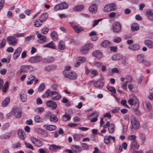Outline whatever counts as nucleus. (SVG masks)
Returning <instances> with one entry per match:
<instances>
[{"instance_id": "obj_61", "label": "nucleus", "mask_w": 153, "mask_h": 153, "mask_svg": "<svg viewBox=\"0 0 153 153\" xmlns=\"http://www.w3.org/2000/svg\"><path fill=\"white\" fill-rule=\"evenodd\" d=\"M20 98L22 102H25L27 100V96L25 94H22L20 95Z\"/></svg>"}, {"instance_id": "obj_44", "label": "nucleus", "mask_w": 153, "mask_h": 153, "mask_svg": "<svg viewBox=\"0 0 153 153\" xmlns=\"http://www.w3.org/2000/svg\"><path fill=\"white\" fill-rule=\"evenodd\" d=\"M115 125L113 124H111L108 127L109 132L110 133H113L114 131Z\"/></svg>"}, {"instance_id": "obj_62", "label": "nucleus", "mask_w": 153, "mask_h": 153, "mask_svg": "<svg viewBox=\"0 0 153 153\" xmlns=\"http://www.w3.org/2000/svg\"><path fill=\"white\" fill-rule=\"evenodd\" d=\"M25 144L27 148L32 150L34 149L33 146L30 143L27 142H25Z\"/></svg>"}, {"instance_id": "obj_43", "label": "nucleus", "mask_w": 153, "mask_h": 153, "mask_svg": "<svg viewBox=\"0 0 153 153\" xmlns=\"http://www.w3.org/2000/svg\"><path fill=\"white\" fill-rule=\"evenodd\" d=\"M48 16V14L47 13H43L41 15L39 19L43 22L47 19Z\"/></svg>"}, {"instance_id": "obj_16", "label": "nucleus", "mask_w": 153, "mask_h": 153, "mask_svg": "<svg viewBox=\"0 0 153 153\" xmlns=\"http://www.w3.org/2000/svg\"><path fill=\"white\" fill-rule=\"evenodd\" d=\"M134 106V107L133 108V109L134 111L135 114L137 115H140V113L138 110L139 107V103L138 100H136V102H135V104Z\"/></svg>"}, {"instance_id": "obj_28", "label": "nucleus", "mask_w": 153, "mask_h": 153, "mask_svg": "<svg viewBox=\"0 0 153 153\" xmlns=\"http://www.w3.org/2000/svg\"><path fill=\"white\" fill-rule=\"evenodd\" d=\"M43 47L44 48H48L53 49H55L56 48L55 45L52 42L44 45Z\"/></svg>"}, {"instance_id": "obj_47", "label": "nucleus", "mask_w": 153, "mask_h": 153, "mask_svg": "<svg viewBox=\"0 0 153 153\" xmlns=\"http://www.w3.org/2000/svg\"><path fill=\"white\" fill-rule=\"evenodd\" d=\"M50 149L52 150L56 151L58 149H60L61 147L59 146L52 144L50 145Z\"/></svg>"}, {"instance_id": "obj_38", "label": "nucleus", "mask_w": 153, "mask_h": 153, "mask_svg": "<svg viewBox=\"0 0 153 153\" xmlns=\"http://www.w3.org/2000/svg\"><path fill=\"white\" fill-rule=\"evenodd\" d=\"M58 47L59 49L63 50L65 48V45L64 42L61 41L59 42Z\"/></svg>"}, {"instance_id": "obj_6", "label": "nucleus", "mask_w": 153, "mask_h": 153, "mask_svg": "<svg viewBox=\"0 0 153 153\" xmlns=\"http://www.w3.org/2000/svg\"><path fill=\"white\" fill-rule=\"evenodd\" d=\"M42 60V58L39 56H36L30 57L28 59L29 62L31 63H34L39 62Z\"/></svg>"}, {"instance_id": "obj_46", "label": "nucleus", "mask_w": 153, "mask_h": 153, "mask_svg": "<svg viewBox=\"0 0 153 153\" xmlns=\"http://www.w3.org/2000/svg\"><path fill=\"white\" fill-rule=\"evenodd\" d=\"M71 118V117L70 115L65 114L62 117V120L63 121L65 122L67 120H69Z\"/></svg>"}, {"instance_id": "obj_2", "label": "nucleus", "mask_w": 153, "mask_h": 153, "mask_svg": "<svg viewBox=\"0 0 153 153\" xmlns=\"http://www.w3.org/2000/svg\"><path fill=\"white\" fill-rule=\"evenodd\" d=\"M117 9V5L114 2L106 4L104 8V10L106 12L114 11Z\"/></svg>"}, {"instance_id": "obj_58", "label": "nucleus", "mask_w": 153, "mask_h": 153, "mask_svg": "<svg viewBox=\"0 0 153 153\" xmlns=\"http://www.w3.org/2000/svg\"><path fill=\"white\" fill-rule=\"evenodd\" d=\"M44 108L43 107H39L36 108L35 110V112L37 113H41L44 111Z\"/></svg>"}, {"instance_id": "obj_56", "label": "nucleus", "mask_w": 153, "mask_h": 153, "mask_svg": "<svg viewBox=\"0 0 153 153\" xmlns=\"http://www.w3.org/2000/svg\"><path fill=\"white\" fill-rule=\"evenodd\" d=\"M107 88L108 90L114 94H115L116 93V90L114 87L112 86H108Z\"/></svg>"}, {"instance_id": "obj_17", "label": "nucleus", "mask_w": 153, "mask_h": 153, "mask_svg": "<svg viewBox=\"0 0 153 153\" xmlns=\"http://www.w3.org/2000/svg\"><path fill=\"white\" fill-rule=\"evenodd\" d=\"M92 55L99 59H102L103 57L102 53L99 50H96L94 51L92 53Z\"/></svg>"}, {"instance_id": "obj_55", "label": "nucleus", "mask_w": 153, "mask_h": 153, "mask_svg": "<svg viewBox=\"0 0 153 153\" xmlns=\"http://www.w3.org/2000/svg\"><path fill=\"white\" fill-rule=\"evenodd\" d=\"M62 102L63 103H66V105L67 106H69L71 105L70 102H68V100L65 98H63L62 100Z\"/></svg>"}, {"instance_id": "obj_53", "label": "nucleus", "mask_w": 153, "mask_h": 153, "mask_svg": "<svg viewBox=\"0 0 153 153\" xmlns=\"http://www.w3.org/2000/svg\"><path fill=\"white\" fill-rule=\"evenodd\" d=\"M140 137L142 144H143L146 140V137L145 135L142 133L140 134Z\"/></svg>"}, {"instance_id": "obj_15", "label": "nucleus", "mask_w": 153, "mask_h": 153, "mask_svg": "<svg viewBox=\"0 0 153 153\" xmlns=\"http://www.w3.org/2000/svg\"><path fill=\"white\" fill-rule=\"evenodd\" d=\"M37 37L39 39L37 41L40 43H42L44 42H47V38L46 36L42 35L41 33H38L37 36Z\"/></svg>"}, {"instance_id": "obj_45", "label": "nucleus", "mask_w": 153, "mask_h": 153, "mask_svg": "<svg viewBox=\"0 0 153 153\" xmlns=\"http://www.w3.org/2000/svg\"><path fill=\"white\" fill-rule=\"evenodd\" d=\"M98 75V72L97 71L93 70H90V77L92 78Z\"/></svg>"}, {"instance_id": "obj_5", "label": "nucleus", "mask_w": 153, "mask_h": 153, "mask_svg": "<svg viewBox=\"0 0 153 153\" xmlns=\"http://www.w3.org/2000/svg\"><path fill=\"white\" fill-rule=\"evenodd\" d=\"M93 47V45L91 43H89L85 45L82 47L80 51L81 53L82 54L87 53L89 50Z\"/></svg>"}, {"instance_id": "obj_14", "label": "nucleus", "mask_w": 153, "mask_h": 153, "mask_svg": "<svg viewBox=\"0 0 153 153\" xmlns=\"http://www.w3.org/2000/svg\"><path fill=\"white\" fill-rule=\"evenodd\" d=\"M22 50L21 47H19L16 49L13 55V59H16L20 55Z\"/></svg>"}, {"instance_id": "obj_25", "label": "nucleus", "mask_w": 153, "mask_h": 153, "mask_svg": "<svg viewBox=\"0 0 153 153\" xmlns=\"http://www.w3.org/2000/svg\"><path fill=\"white\" fill-rule=\"evenodd\" d=\"M56 66L55 65H49L45 67V70L47 71H53L56 69Z\"/></svg>"}, {"instance_id": "obj_60", "label": "nucleus", "mask_w": 153, "mask_h": 153, "mask_svg": "<svg viewBox=\"0 0 153 153\" xmlns=\"http://www.w3.org/2000/svg\"><path fill=\"white\" fill-rule=\"evenodd\" d=\"M39 153H48V150L46 149L40 148L39 149Z\"/></svg>"}, {"instance_id": "obj_37", "label": "nucleus", "mask_w": 153, "mask_h": 153, "mask_svg": "<svg viewBox=\"0 0 153 153\" xmlns=\"http://www.w3.org/2000/svg\"><path fill=\"white\" fill-rule=\"evenodd\" d=\"M35 76L33 75H31L30 77L28 79L27 83L28 85H31L33 83V81H34L35 78Z\"/></svg>"}, {"instance_id": "obj_39", "label": "nucleus", "mask_w": 153, "mask_h": 153, "mask_svg": "<svg viewBox=\"0 0 153 153\" xmlns=\"http://www.w3.org/2000/svg\"><path fill=\"white\" fill-rule=\"evenodd\" d=\"M10 101V98L7 97L4 99L2 102V106L3 107L7 106Z\"/></svg>"}, {"instance_id": "obj_49", "label": "nucleus", "mask_w": 153, "mask_h": 153, "mask_svg": "<svg viewBox=\"0 0 153 153\" xmlns=\"http://www.w3.org/2000/svg\"><path fill=\"white\" fill-rule=\"evenodd\" d=\"M45 61L47 62L50 63L53 62L54 60V59L52 56H49L45 59Z\"/></svg>"}, {"instance_id": "obj_34", "label": "nucleus", "mask_w": 153, "mask_h": 153, "mask_svg": "<svg viewBox=\"0 0 153 153\" xmlns=\"http://www.w3.org/2000/svg\"><path fill=\"white\" fill-rule=\"evenodd\" d=\"M146 45L150 48H153V42L150 40H147L144 41Z\"/></svg>"}, {"instance_id": "obj_33", "label": "nucleus", "mask_w": 153, "mask_h": 153, "mask_svg": "<svg viewBox=\"0 0 153 153\" xmlns=\"http://www.w3.org/2000/svg\"><path fill=\"white\" fill-rule=\"evenodd\" d=\"M50 113L51 116L50 117V119L51 122L53 123L56 122L58 120V118L54 114L51 115V114L50 112Z\"/></svg>"}, {"instance_id": "obj_23", "label": "nucleus", "mask_w": 153, "mask_h": 153, "mask_svg": "<svg viewBox=\"0 0 153 153\" xmlns=\"http://www.w3.org/2000/svg\"><path fill=\"white\" fill-rule=\"evenodd\" d=\"M18 135L19 137L22 140H24L26 137L24 131L21 129H19L18 130Z\"/></svg>"}, {"instance_id": "obj_7", "label": "nucleus", "mask_w": 153, "mask_h": 153, "mask_svg": "<svg viewBox=\"0 0 153 153\" xmlns=\"http://www.w3.org/2000/svg\"><path fill=\"white\" fill-rule=\"evenodd\" d=\"M99 115V113L96 112L94 113H92L88 116L87 118L88 119H91V122H94L97 120V117Z\"/></svg>"}, {"instance_id": "obj_10", "label": "nucleus", "mask_w": 153, "mask_h": 153, "mask_svg": "<svg viewBox=\"0 0 153 153\" xmlns=\"http://www.w3.org/2000/svg\"><path fill=\"white\" fill-rule=\"evenodd\" d=\"M46 104L47 107L53 110L55 109L57 106V104L56 102L51 100L47 101L46 102Z\"/></svg>"}, {"instance_id": "obj_48", "label": "nucleus", "mask_w": 153, "mask_h": 153, "mask_svg": "<svg viewBox=\"0 0 153 153\" xmlns=\"http://www.w3.org/2000/svg\"><path fill=\"white\" fill-rule=\"evenodd\" d=\"M46 128L47 130L49 131H53L56 129V127L54 125H49L46 126Z\"/></svg>"}, {"instance_id": "obj_32", "label": "nucleus", "mask_w": 153, "mask_h": 153, "mask_svg": "<svg viewBox=\"0 0 153 153\" xmlns=\"http://www.w3.org/2000/svg\"><path fill=\"white\" fill-rule=\"evenodd\" d=\"M43 22L39 19H37L34 21V25L35 27H39L41 26Z\"/></svg>"}, {"instance_id": "obj_4", "label": "nucleus", "mask_w": 153, "mask_h": 153, "mask_svg": "<svg viewBox=\"0 0 153 153\" xmlns=\"http://www.w3.org/2000/svg\"><path fill=\"white\" fill-rule=\"evenodd\" d=\"M63 74L65 77L70 79H75L77 76L76 73L73 72L69 73L68 71H63Z\"/></svg>"}, {"instance_id": "obj_36", "label": "nucleus", "mask_w": 153, "mask_h": 153, "mask_svg": "<svg viewBox=\"0 0 153 153\" xmlns=\"http://www.w3.org/2000/svg\"><path fill=\"white\" fill-rule=\"evenodd\" d=\"M51 36L53 40L56 41L58 39V36L56 32L55 31H53L51 34Z\"/></svg>"}, {"instance_id": "obj_41", "label": "nucleus", "mask_w": 153, "mask_h": 153, "mask_svg": "<svg viewBox=\"0 0 153 153\" xmlns=\"http://www.w3.org/2000/svg\"><path fill=\"white\" fill-rule=\"evenodd\" d=\"M131 96L133 97L134 99L132 98H130L128 100V102L131 105H134L135 102H136V100L137 99H136V97L135 96L132 95Z\"/></svg>"}, {"instance_id": "obj_29", "label": "nucleus", "mask_w": 153, "mask_h": 153, "mask_svg": "<svg viewBox=\"0 0 153 153\" xmlns=\"http://www.w3.org/2000/svg\"><path fill=\"white\" fill-rule=\"evenodd\" d=\"M111 45V42L107 40L103 41L101 43V46L104 48H109Z\"/></svg>"}, {"instance_id": "obj_19", "label": "nucleus", "mask_w": 153, "mask_h": 153, "mask_svg": "<svg viewBox=\"0 0 153 153\" xmlns=\"http://www.w3.org/2000/svg\"><path fill=\"white\" fill-rule=\"evenodd\" d=\"M112 139L114 142L115 141V138L114 137H112L111 135L109 136H105L104 137V139L105 143L106 144H108L110 142V139Z\"/></svg>"}, {"instance_id": "obj_30", "label": "nucleus", "mask_w": 153, "mask_h": 153, "mask_svg": "<svg viewBox=\"0 0 153 153\" xmlns=\"http://www.w3.org/2000/svg\"><path fill=\"white\" fill-rule=\"evenodd\" d=\"M72 27L75 31L77 33H81L84 30L82 27L77 25L72 26Z\"/></svg>"}, {"instance_id": "obj_24", "label": "nucleus", "mask_w": 153, "mask_h": 153, "mask_svg": "<svg viewBox=\"0 0 153 153\" xmlns=\"http://www.w3.org/2000/svg\"><path fill=\"white\" fill-rule=\"evenodd\" d=\"M71 149L75 153H79L82 150V148L80 146L76 145L72 146Z\"/></svg>"}, {"instance_id": "obj_57", "label": "nucleus", "mask_w": 153, "mask_h": 153, "mask_svg": "<svg viewBox=\"0 0 153 153\" xmlns=\"http://www.w3.org/2000/svg\"><path fill=\"white\" fill-rule=\"evenodd\" d=\"M136 136L134 135H129L128 136V139L129 140L133 141L134 140H135Z\"/></svg>"}, {"instance_id": "obj_3", "label": "nucleus", "mask_w": 153, "mask_h": 153, "mask_svg": "<svg viewBox=\"0 0 153 153\" xmlns=\"http://www.w3.org/2000/svg\"><path fill=\"white\" fill-rule=\"evenodd\" d=\"M34 70L33 67L30 65H23L20 67L21 72L27 73L32 72Z\"/></svg>"}, {"instance_id": "obj_31", "label": "nucleus", "mask_w": 153, "mask_h": 153, "mask_svg": "<svg viewBox=\"0 0 153 153\" xmlns=\"http://www.w3.org/2000/svg\"><path fill=\"white\" fill-rule=\"evenodd\" d=\"M123 57V55L121 54H116L112 56V59L114 60H119L121 59Z\"/></svg>"}, {"instance_id": "obj_27", "label": "nucleus", "mask_w": 153, "mask_h": 153, "mask_svg": "<svg viewBox=\"0 0 153 153\" xmlns=\"http://www.w3.org/2000/svg\"><path fill=\"white\" fill-rule=\"evenodd\" d=\"M89 10L90 12L92 13H95L97 10V7L95 4H91L89 7Z\"/></svg>"}, {"instance_id": "obj_42", "label": "nucleus", "mask_w": 153, "mask_h": 153, "mask_svg": "<svg viewBox=\"0 0 153 153\" xmlns=\"http://www.w3.org/2000/svg\"><path fill=\"white\" fill-rule=\"evenodd\" d=\"M84 8L83 5H78L75 7L73 8V10L75 11H80L82 10Z\"/></svg>"}, {"instance_id": "obj_26", "label": "nucleus", "mask_w": 153, "mask_h": 153, "mask_svg": "<svg viewBox=\"0 0 153 153\" xmlns=\"http://www.w3.org/2000/svg\"><path fill=\"white\" fill-rule=\"evenodd\" d=\"M104 84V82L100 79L94 83V86L96 88H100L103 87Z\"/></svg>"}, {"instance_id": "obj_11", "label": "nucleus", "mask_w": 153, "mask_h": 153, "mask_svg": "<svg viewBox=\"0 0 153 153\" xmlns=\"http://www.w3.org/2000/svg\"><path fill=\"white\" fill-rule=\"evenodd\" d=\"M61 97V95L56 91H51V99L57 100L60 99Z\"/></svg>"}, {"instance_id": "obj_63", "label": "nucleus", "mask_w": 153, "mask_h": 153, "mask_svg": "<svg viewBox=\"0 0 153 153\" xmlns=\"http://www.w3.org/2000/svg\"><path fill=\"white\" fill-rule=\"evenodd\" d=\"M34 39V37L33 35L28 36L25 38V41H29L31 39Z\"/></svg>"}, {"instance_id": "obj_9", "label": "nucleus", "mask_w": 153, "mask_h": 153, "mask_svg": "<svg viewBox=\"0 0 153 153\" xmlns=\"http://www.w3.org/2000/svg\"><path fill=\"white\" fill-rule=\"evenodd\" d=\"M112 27L114 32L118 33L121 31V27L120 24L119 22H114L113 25Z\"/></svg>"}, {"instance_id": "obj_1", "label": "nucleus", "mask_w": 153, "mask_h": 153, "mask_svg": "<svg viewBox=\"0 0 153 153\" xmlns=\"http://www.w3.org/2000/svg\"><path fill=\"white\" fill-rule=\"evenodd\" d=\"M131 123V128L132 130V128L134 129H137L140 127V124L139 121L133 115H132L130 117Z\"/></svg>"}, {"instance_id": "obj_50", "label": "nucleus", "mask_w": 153, "mask_h": 153, "mask_svg": "<svg viewBox=\"0 0 153 153\" xmlns=\"http://www.w3.org/2000/svg\"><path fill=\"white\" fill-rule=\"evenodd\" d=\"M61 10L67 8L69 6L68 4L65 2H63L60 4Z\"/></svg>"}, {"instance_id": "obj_22", "label": "nucleus", "mask_w": 153, "mask_h": 153, "mask_svg": "<svg viewBox=\"0 0 153 153\" xmlns=\"http://www.w3.org/2000/svg\"><path fill=\"white\" fill-rule=\"evenodd\" d=\"M38 132L39 135L43 137H47L48 135V133L46 131L41 128L38 129Z\"/></svg>"}, {"instance_id": "obj_12", "label": "nucleus", "mask_w": 153, "mask_h": 153, "mask_svg": "<svg viewBox=\"0 0 153 153\" xmlns=\"http://www.w3.org/2000/svg\"><path fill=\"white\" fill-rule=\"evenodd\" d=\"M7 40L10 45H16L17 41L16 39L12 36H8L7 37Z\"/></svg>"}, {"instance_id": "obj_13", "label": "nucleus", "mask_w": 153, "mask_h": 153, "mask_svg": "<svg viewBox=\"0 0 153 153\" xmlns=\"http://www.w3.org/2000/svg\"><path fill=\"white\" fill-rule=\"evenodd\" d=\"M139 147V145L137 140L132 141L131 145V152L135 150H137Z\"/></svg>"}, {"instance_id": "obj_54", "label": "nucleus", "mask_w": 153, "mask_h": 153, "mask_svg": "<svg viewBox=\"0 0 153 153\" xmlns=\"http://www.w3.org/2000/svg\"><path fill=\"white\" fill-rule=\"evenodd\" d=\"M86 59L85 57H79L78 58L77 61H79L82 63L85 62L86 61Z\"/></svg>"}, {"instance_id": "obj_64", "label": "nucleus", "mask_w": 153, "mask_h": 153, "mask_svg": "<svg viewBox=\"0 0 153 153\" xmlns=\"http://www.w3.org/2000/svg\"><path fill=\"white\" fill-rule=\"evenodd\" d=\"M146 106L147 109L148 110H151L152 108V105L149 102L146 103Z\"/></svg>"}, {"instance_id": "obj_59", "label": "nucleus", "mask_w": 153, "mask_h": 153, "mask_svg": "<svg viewBox=\"0 0 153 153\" xmlns=\"http://www.w3.org/2000/svg\"><path fill=\"white\" fill-rule=\"evenodd\" d=\"M34 120L36 123H40L41 121V118L39 115H36L34 117Z\"/></svg>"}, {"instance_id": "obj_40", "label": "nucleus", "mask_w": 153, "mask_h": 153, "mask_svg": "<svg viewBox=\"0 0 153 153\" xmlns=\"http://www.w3.org/2000/svg\"><path fill=\"white\" fill-rule=\"evenodd\" d=\"M131 28L132 31H137L139 30V26L137 23H134L132 25Z\"/></svg>"}, {"instance_id": "obj_18", "label": "nucleus", "mask_w": 153, "mask_h": 153, "mask_svg": "<svg viewBox=\"0 0 153 153\" xmlns=\"http://www.w3.org/2000/svg\"><path fill=\"white\" fill-rule=\"evenodd\" d=\"M12 111L14 113V116L17 118H20L22 115V113L17 108H14Z\"/></svg>"}, {"instance_id": "obj_52", "label": "nucleus", "mask_w": 153, "mask_h": 153, "mask_svg": "<svg viewBox=\"0 0 153 153\" xmlns=\"http://www.w3.org/2000/svg\"><path fill=\"white\" fill-rule=\"evenodd\" d=\"M45 84L44 83H41L39 86L38 90L39 92H41L45 88Z\"/></svg>"}, {"instance_id": "obj_35", "label": "nucleus", "mask_w": 153, "mask_h": 153, "mask_svg": "<svg viewBox=\"0 0 153 153\" xmlns=\"http://www.w3.org/2000/svg\"><path fill=\"white\" fill-rule=\"evenodd\" d=\"M144 57L143 54H140L137 55V61L139 63H143L144 61Z\"/></svg>"}, {"instance_id": "obj_51", "label": "nucleus", "mask_w": 153, "mask_h": 153, "mask_svg": "<svg viewBox=\"0 0 153 153\" xmlns=\"http://www.w3.org/2000/svg\"><path fill=\"white\" fill-rule=\"evenodd\" d=\"M82 135L79 134H75L73 135L74 138L76 141H78L81 138Z\"/></svg>"}, {"instance_id": "obj_8", "label": "nucleus", "mask_w": 153, "mask_h": 153, "mask_svg": "<svg viewBox=\"0 0 153 153\" xmlns=\"http://www.w3.org/2000/svg\"><path fill=\"white\" fill-rule=\"evenodd\" d=\"M30 140L37 147H40L43 144V142L33 137H31Z\"/></svg>"}, {"instance_id": "obj_21", "label": "nucleus", "mask_w": 153, "mask_h": 153, "mask_svg": "<svg viewBox=\"0 0 153 153\" xmlns=\"http://www.w3.org/2000/svg\"><path fill=\"white\" fill-rule=\"evenodd\" d=\"M140 48L139 45L137 44H134L132 45H131L128 46V48L132 51H137Z\"/></svg>"}, {"instance_id": "obj_20", "label": "nucleus", "mask_w": 153, "mask_h": 153, "mask_svg": "<svg viewBox=\"0 0 153 153\" xmlns=\"http://www.w3.org/2000/svg\"><path fill=\"white\" fill-rule=\"evenodd\" d=\"M148 19L151 21H153V9L148 10L146 13Z\"/></svg>"}]
</instances>
